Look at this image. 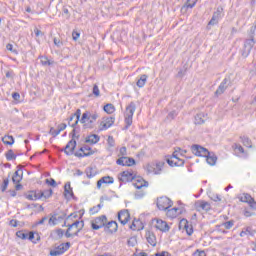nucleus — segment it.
I'll return each mask as SVG.
<instances>
[{"instance_id":"f257e3e1","label":"nucleus","mask_w":256,"mask_h":256,"mask_svg":"<svg viewBox=\"0 0 256 256\" xmlns=\"http://www.w3.org/2000/svg\"><path fill=\"white\" fill-rule=\"evenodd\" d=\"M137 110V105L135 102H130L126 107V111L124 113V130L127 131L129 127L133 125V115H135V111Z\"/></svg>"},{"instance_id":"f03ea898","label":"nucleus","mask_w":256,"mask_h":256,"mask_svg":"<svg viewBox=\"0 0 256 256\" xmlns=\"http://www.w3.org/2000/svg\"><path fill=\"white\" fill-rule=\"evenodd\" d=\"M98 118L99 115L97 113L91 114V112L86 111L82 114L80 123H82L84 129H93V123H95Z\"/></svg>"},{"instance_id":"7ed1b4c3","label":"nucleus","mask_w":256,"mask_h":256,"mask_svg":"<svg viewBox=\"0 0 256 256\" xmlns=\"http://www.w3.org/2000/svg\"><path fill=\"white\" fill-rule=\"evenodd\" d=\"M72 139L66 144L65 148L63 149L65 155H75V147H77V141L75 140L76 136V129H73L70 133Z\"/></svg>"},{"instance_id":"20e7f679","label":"nucleus","mask_w":256,"mask_h":256,"mask_svg":"<svg viewBox=\"0 0 256 256\" xmlns=\"http://www.w3.org/2000/svg\"><path fill=\"white\" fill-rule=\"evenodd\" d=\"M255 43H256L255 39H245L243 48L240 49L241 57H243L244 59H247V57L251 55V50L253 49V47H255Z\"/></svg>"},{"instance_id":"39448f33","label":"nucleus","mask_w":256,"mask_h":256,"mask_svg":"<svg viewBox=\"0 0 256 256\" xmlns=\"http://www.w3.org/2000/svg\"><path fill=\"white\" fill-rule=\"evenodd\" d=\"M156 205L159 211H167L173 207V201L169 197L161 196L157 198Z\"/></svg>"},{"instance_id":"423d86ee","label":"nucleus","mask_w":256,"mask_h":256,"mask_svg":"<svg viewBox=\"0 0 256 256\" xmlns=\"http://www.w3.org/2000/svg\"><path fill=\"white\" fill-rule=\"evenodd\" d=\"M71 247V242L61 243L59 245L55 244L54 249L50 250V256H61L66 251H69Z\"/></svg>"},{"instance_id":"0eeeda50","label":"nucleus","mask_w":256,"mask_h":256,"mask_svg":"<svg viewBox=\"0 0 256 256\" xmlns=\"http://www.w3.org/2000/svg\"><path fill=\"white\" fill-rule=\"evenodd\" d=\"M105 225H107L106 215L98 216L91 221L93 231H99V229H103V227L105 228Z\"/></svg>"},{"instance_id":"6e6552de","label":"nucleus","mask_w":256,"mask_h":256,"mask_svg":"<svg viewBox=\"0 0 256 256\" xmlns=\"http://www.w3.org/2000/svg\"><path fill=\"white\" fill-rule=\"evenodd\" d=\"M163 165H165V163L163 162H158L156 164L151 163V164H147L145 169L147 173H154V175H161V171H163Z\"/></svg>"},{"instance_id":"1a4fd4ad","label":"nucleus","mask_w":256,"mask_h":256,"mask_svg":"<svg viewBox=\"0 0 256 256\" xmlns=\"http://www.w3.org/2000/svg\"><path fill=\"white\" fill-rule=\"evenodd\" d=\"M191 151L196 157H207L209 155V150L199 144L192 145Z\"/></svg>"},{"instance_id":"9d476101","label":"nucleus","mask_w":256,"mask_h":256,"mask_svg":"<svg viewBox=\"0 0 256 256\" xmlns=\"http://www.w3.org/2000/svg\"><path fill=\"white\" fill-rule=\"evenodd\" d=\"M120 177H118L120 183H131V181H135V174H133V170H125L121 172Z\"/></svg>"},{"instance_id":"9b49d317","label":"nucleus","mask_w":256,"mask_h":256,"mask_svg":"<svg viewBox=\"0 0 256 256\" xmlns=\"http://www.w3.org/2000/svg\"><path fill=\"white\" fill-rule=\"evenodd\" d=\"M79 121H81V109H77L75 113L70 115V117L68 118V125L75 129V127H77V125L79 124Z\"/></svg>"},{"instance_id":"f8f14e48","label":"nucleus","mask_w":256,"mask_h":256,"mask_svg":"<svg viewBox=\"0 0 256 256\" xmlns=\"http://www.w3.org/2000/svg\"><path fill=\"white\" fill-rule=\"evenodd\" d=\"M230 83H231V78H227V77L224 78L214 93L215 97H219V95H223V93L227 91V87H229Z\"/></svg>"},{"instance_id":"ddd939ff","label":"nucleus","mask_w":256,"mask_h":256,"mask_svg":"<svg viewBox=\"0 0 256 256\" xmlns=\"http://www.w3.org/2000/svg\"><path fill=\"white\" fill-rule=\"evenodd\" d=\"M179 229H183V231H186L189 237L193 235V225L190 224L189 221L185 218L180 220Z\"/></svg>"},{"instance_id":"4468645a","label":"nucleus","mask_w":256,"mask_h":256,"mask_svg":"<svg viewBox=\"0 0 256 256\" xmlns=\"http://www.w3.org/2000/svg\"><path fill=\"white\" fill-rule=\"evenodd\" d=\"M129 219H131V214L129 213V210L124 209L118 212V221L121 223V225L128 224Z\"/></svg>"},{"instance_id":"2eb2a0df","label":"nucleus","mask_w":256,"mask_h":256,"mask_svg":"<svg viewBox=\"0 0 256 256\" xmlns=\"http://www.w3.org/2000/svg\"><path fill=\"white\" fill-rule=\"evenodd\" d=\"M114 123H115V117L113 116L103 118V121L100 124L101 125L100 131H107V129H109L110 127H113Z\"/></svg>"},{"instance_id":"dca6fc26","label":"nucleus","mask_w":256,"mask_h":256,"mask_svg":"<svg viewBox=\"0 0 256 256\" xmlns=\"http://www.w3.org/2000/svg\"><path fill=\"white\" fill-rule=\"evenodd\" d=\"M223 13V8L218 7L217 10L213 13L211 20L208 22L207 29L210 25H217L219 19H221V14Z\"/></svg>"},{"instance_id":"f3484780","label":"nucleus","mask_w":256,"mask_h":256,"mask_svg":"<svg viewBox=\"0 0 256 256\" xmlns=\"http://www.w3.org/2000/svg\"><path fill=\"white\" fill-rule=\"evenodd\" d=\"M154 221H156L155 228L158 229V231H161L162 233H167L171 229L169 224H167L162 219H155Z\"/></svg>"},{"instance_id":"a211bd4d","label":"nucleus","mask_w":256,"mask_h":256,"mask_svg":"<svg viewBox=\"0 0 256 256\" xmlns=\"http://www.w3.org/2000/svg\"><path fill=\"white\" fill-rule=\"evenodd\" d=\"M117 229H119V225L117 224L116 221H110V222H106V225L104 226V231L105 233H117Z\"/></svg>"},{"instance_id":"6ab92c4d","label":"nucleus","mask_w":256,"mask_h":256,"mask_svg":"<svg viewBox=\"0 0 256 256\" xmlns=\"http://www.w3.org/2000/svg\"><path fill=\"white\" fill-rule=\"evenodd\" d=\"M145 237L149 245H151L152 247H157V236H155V233L153 231H146Z\"/></svg>"},{"instance_id":"aec40b11","label":"nucleus","mask_w":256,"mask_h":256,"mask_svg":"<svg viewBox=\"0 0 256 256\" xmlns=\"http://www.w3.org/2000/svg\"><path fill=\"white\" fill-rule=\"evenodd\" d=\"M115 183V179L111 176H104L100 180L97 181V188L101 189V185H113Z\"/></svg>"},{"instance_id":"412c9836","label":"nucleus","mask_w":256,"mask_h":256,"mask_svg":"<svg viewBox=\"0 0 256 256\" xmlns=\"http://www.w3.org/2000/svg\"><path fill=\"white\" fill-rule=\"evenodd\" d=\"M95 153H97V148L93 149L90 146V150L85 149L84 153L75 152L74 155H75V157H78L79 159H82L83 157H91V155H95Z\"/></svg>"},{"instance_id":"4be33fe9","label":"nucleus","mask_w":256,"mask_h":256,"mask_svg":"<svg viewBox=\"0 0 256 256\" xmlns=\"http://www.w3.org/2000/svg\"><path fill=\"white\" fill-rule=\"evenodd\" d=\"M26 199H28V201H39L41 199V195H39V190L29 191L26 194Z\"/></svg>"},{"instance_id":"5701e85b","label":"nucleus","mask_w":256,"mask_h":256,"mask_svg":"<svg viewBox=\"0 0 256 256\" xmlns=\"http://www.w3.org/2000/svg\"><path fill=\"white\" fill-rule=\"evenodd\" d=\"M166 163H168L170 167H183V165H185V160L178 158L177 161L175 162L171 160V158H167Z\"/></svg>"},{"instance_id":"b1692460","label":"nucleus","mask_w":256,"mask_h":256,"mask_svg":"<svg viewBox=\"0 0 256 256\" xmlns=\"http://www.w3.org/2000/svg\"><path fill=\"white\" fill-rule=\"evenodd\" d=\"M130 229L132 231H142V229H144V226L141 220L134 219L132 224L130 225Z\"/></svg>"},{"instance_id":"393cba45","label":"nucleus","mask_w":256,"mask_h":256,"mask_svg":"<svg viewBox=\"0 0 256 256\" xmlns=\"http://www.w3.org/2000/svg\"><path fill=\"white\" fill-rule=\"evenodd\" d=\"M27 234L28 236L26 239H28V241H31L32 243H39V241H41V236H39V233L30 231Z\"/></svg>"},{"instance_id":"a878e982","label":"nucleus","mask_w":256,"mask_h":256,"mask_svg":"<svg viewBox=\"0 0 256 256\" xmlns=\"http://www.w3.org/2000/svg\"><path fill=\"white\" fill-rule=\"evenodd\" d=\"M207 119V114L204 112L198 113L195 116V125H203Z\"/></svg>"},{"instance_id":"bb28decb","label":"nucleus","mask_w":256,"mask_h":256,"mask_svg":"<svg viewBox=\"0 0 256 256\" xmlns=\"http://www.w3.org/2000/svg\"><path fill=\"white\" fill-rule=\"evenodd\" d=\"M196 207L202 209L203 211H211V204L209 202L200 200L196 202Z\"/></svg>"},{"instance_id":"cd10ccee","label":"nucleus","mask_w":256,"mask_h":256,"mask_svg":"<svg viewBox=\"0 0 256 256\" xmlns=\"http://www.w3.org/2000/svg\"><path fill=\"white\" fill-rule=\"evenodd\" d=\"M38 194L41 195L40 199H51L53 197V189H48V190H38Z\"/></svg>"},{"instance_id":"c85d7f7f","label":"nucleus","mask_w":256,"mask_h":256,"mask_svg":"<svg viewBox=\"0 0 256 256\" xmlns=\"http://www.w3.org/2000/svg\"><path fill=\"white\" fill-rule=\"evenodd\" d=\"M100 140H101V137L99 135L91 134L86 138L85 143H91L92 145H95L99 143Z\"/></svg>"},{"instance_id":"c756f323","label":"nucleus","mask_w":256,"mask_h":256,"mask_svg":"<svg viewBox=\"0 0 256 256\" xmlns=\"http://www.w3.org/2000/svg\"><path fill=\"white\" fill-rule=\"evenodd\" d=\"M67 195H70L72 199H75V194L73 193V188H71V183H66L64 186V197L67 199Z\"/></svg>"},{"instance_id":"7c9ffc66","label":"nucleus","mask_w":256,"mask_h":256,"mask_svg":"<svg viewBox=\"0 0 256 256\" xmlns=\"http://www.w3.org/2000/svg\"><path fill=\"white\" fill-rule=\"evenodd\" d=\"M199 0H187L186 3L182 6L181 11H187V9H193L197 5Z\"/></svg>"},{"instance_id":"2f4dec72","label":"nucleus","mask_w":256,"mask_h":256,"mask_svg":"<svg viewBox=\"0 0 256 256\" xmlns=\"http://www.w3.org/2000/svg\"><path fill=\"white\" fill-rule=\"evenodd\" d=\"M206 161L208 165H216L217 163V155H215L213 152H209V155L205 156Z\"/></svg>"},{"instance_id":"473e14b6","label":"nucleus","mask_w":256,"mask_h":256,"mask_svg":"<svg viewBox=\"0 0 256 256\" xmlns=\"http://www.w3.org/2000/svg\"><path fill=\"white\" fill-rule=\"evenodd\" d=\"M166 215L170 219H175V217H177V215H179V208H177V207H174V208H171V209L168 208L166 210Z\"/></svg>"},{"instance_id":"72a5a7b5","label":"nucleus","mask_w":256,"mask_h":256,"mask_svg":"<svg viewBox=\"0 0 256 256\" xmlns=\"http://www.w3.org/2000/svg\"><path fill=\"white\" fill-rule=\"evenodd\" d=\"M240 140L244 147H247L248 149L253 147V142L248 136H240Z\"/></svg>"},{"instance_id":"f704fd0d","label":"nucleus","mask_w":256,"mask_h":256,"mask_svg":"<svg viewBox=\"0 0 256 256\" xmlns=\"http://www.w3.org/2000/svg\"><path fill=\"white\" fill-rule=\"evenodd\" d=\"M40 59V63L43 67H50V65H53V61L49 60L47 56L40 55L38 57Z\"/></svg>"},{"instance_id":"c9c22d12","label":"nucleus","mask_w":256,"mask_h":256,"mask_svg":"<svg viewBox=\"0 0 256 256\" xmlns=\"http://www.w3.org/2000/svg\"><path fill=\"white\" fill-rule=\"evenodd\" d=\"M148 78L149 76H147L146 74H142L136 82L137 87H139L140 89L145 87Z\"/></svg>"},{"instance_id":"e433bc0d","label":"nucleus","mask_w":256,"mask_h":256,"mask_svg":"<svg viewBox=\"0 0 256 256\" xmlns=\"http://www.w3.org/2000/svg\"><path fill=\"white\" fill-rule=\"evenodd\" d=\"M133 186L136 189H143V187H147V181L143 179H137L136 182H133Z\"/></svg>"},{"instance_id":"4c0bfd02","label":"nucleus","mask_w":256,"mask_h":256,"mask_svg":"<svg viewBox=\"0 0 256 256\" xmlns=\"http://www.w3.org/2000/svg\"><path fill=\"white\" fill-rule=\"evenodd\" d=\"M100 201H101L100 204L90 208L91 215H95V213H97L98 211H101V208L103 207V197L100 198Z\"/></svg>"},{"instance_id":"58836bf2","label":"nucleus","mask_w":256,"mask_h":256,"mask_svg":"<svg viewBox=\"0 0 256 256\" xmlns=\"http://www.w3.org/2000/svg\"><path fill=\"white\" fill-rule=\"evenodd\" d=\"M2 143H4V145H13L15 143V138L13 136H4L2 138Z\"/></svg>"},{"instance_id":"ea45409f","label":"nucleus","mask_w":256,"mask_h":256,"mask_svg":"<svg viewBox=\"0 0 256 256\" xmlns=\"http://www.w3.org/2000/svg\"><path fill=\"white\" fill-rule=\"evenodd\" d=\"M5 157L8 161H15V159H17V154L10 149L5 153Z\"/></svg>"},{"instance_id":"a19ab883","label":"nucleus","mask_w":256,"mask_h":256,"mask_svg":"<svg viewBox=\"0 0 256 256\" xmlns=\"http://www.w3.org/2000/svg\"><path fill=\"white\" fill-rule=\"evenodd\" d=\"M103 109L108 115L115 113V106L111 103L104 105Z\"/></svg>"},{"instance_id":"79ce46f5","label":"nucleus","mask_w":256,"mask_h":256,"mask_svg":"<svg viewBox=\"0 0 256 256\" xmlns=\"http://www.w3.org/2000/svg\"><path fill=\"white\" fill-rule=\"evenodd\" d=\"M233 225H235V221L234 220H229V221L224 222L220 225H216V227H224V229H231L233 227Z\"/></svg>"},{"instance_id":"37998d69","label":"nucleus","mask_w":256,"mask_h":256,"mask_svg":"<svg viewBox=\"0 0 256 256\" xmlns=\"http://www.w3.org/2000/svg\"><path fill=\"white\" fill-rule=\"evenodd\" d=\"M179 115V112L177 110H172L168 113L166 116V121H173Z\"/></svg>"},{"instance_id":"c03bdc74","label":"nucleus","mask_w":256,"mask_h":256,"mask_svg":"<svg viewBox=\"0 0 256 256\" xmlns=\"http://www.w3.org/2000/svg\"><path fill=\"white\" fill-rule=\"evenodd\" d=\"M256 23H254L248 31V39H255Z\"/></svg>"},{"instance_id":"a18cd8bd","label":"nucleus","mask_w":256,"mask_h":256,"mask_svg":"<svg viewBox=\"0 0 256 256\" xmlns=\"http://www.w3.org/2000/svg\"><path fill=\"white\" fill-rule=\"evenodd\" d=\"M16 237H18L19 239H22V240H26L28 237V234L25 230H19L16 232Z\"/></svg>"},{"instance_id":"49530a36","label":"nucleus","mask_w":256,"mask_h":256,"mask_svg":"<svg viewBox=\"0 0 256 256\" xmlns=\"http://www.w3.org/2000/svg\"><path fill=\"white\" fill-rule=\"evenodd\" d=\"M50 215L51 217L48 220L49 225H53V226L57 225V213L54 212L53 214H50Z\"/></svg>"},{"instance_id":"de8ad7c7","label":"nucleus","mask_w":256,"mask_h":256,"mask_svg":"<svg viewBox=\"0 0 256 256\" xmlns=\"http://www.w3.org/2000/svg\"><path fill=\"white\" fill-rule=\"evenodd\" d=\"M85 173L88 179H93V177H95V173H93V167H87L85 169Z\"/></svg>"},{"instance_id":"09e8293b","label":"nucleus","mask_w":256,"mask_h":256,"mask_svg":"<svg viewBox=\"0 0 256 256\" xmlns=\"http://www.w3.org/2000/svg\"><path fill=\"white\" fill-rule=\"evenodd\" d=\"M7 187H9V178H5L3 180V183L1 185V191L2 193H5L7 191Z\"/></svg>"},{"instance_id":"8fccbe9b","label":"nucleus","mask_w":256,"mask_h":256,"mask_svg":"<svg viewBox=\"0 0 256 256\" xmlns=\"http://www.w3.org/2000/svg\"><path fill=\"white\" fill-rule=\"evenodd\" d=\"M136 164V161L131 157H126L125 165L126 167H133Z\"/></svg>"},{"instance_id":"3c124183","label":"nucleus","mask_w":256,"mask_h":256,"mask_svg":"<svg viewBox=\"0 0 256 256\" xmlns=\"http://www.w3.org/2000/svg\"><path fill=\"white\" fill-rule=\"evenodd\" d=\"M232 147L235 151H238V153H245V148H243L241 144L234 143Z\"/></svg>"},{"instance_id":"603ef678","label":"nucleus","mask_w":256,"mask_h":256,"mask_svg":"<svg viewBox=\"0 0 256 256\" xmlns=\"http://www.w3.org/2000/svg\"><path fill=\"white\" fill-rule=\"evenodd\" d=\"M127 159V156H122L119 159L116 160V163L120 165L121 167H127L125 164V161Z\"/></svg>"},{"instance_id":"864d4df0","label":"nucleus","mask_w":256,"mask_h":256,"mask_svg":"<svg viewBox=\"0 0 256 256\" xmlns=\"http://www.w3.org/2000/svg\"><path fill=\"white\" fill-rule=\"evenodd\" d=\"M252 199H253V197H251V195L244 194V197H241L240 201H242V203H248L249 204Z\"/></svg>"},{"instance_id":"5fc2aeb1","label":"nucleus","mask_w":256,"mask_h":256,"mask_svg":"<svg viewBox=\"0 0 256 256\" xmlns=\"http://www.w3.org/2000/svg\"><path fill=\"white\" fill-rule=\"evenodd\" d=\"M46 185H49L50 187H57V181L55 179L50 178L45 180Z\"/></svg>"},{"instance_id":"6e6d98bb","label":"nucleus","mask_w":256,"mask_h":256,"mask_svg":"<svg viewBox=\"0 0 256 256\" xmlns=\"http://www.w3.org/2000/svg\"><path fill=\"white\" fill-rule=\"evenodd\" d=\"M13 176L23 177V168L21 167V165L17 166V171L14 172Z\"/></svg>"},{"instance_id":"4d7b16f0","label":"nucleus","mask_w":256,"mask_h":256,"mask_svg":"<svg viewBox=\"0 0 256 256\" xmlns=\"http://www.w3.org/2000/svg\"><path fill=\"white\" fill-rule=\"evenodd\" d=\"M72 225H73V227H76V228L79 227V225H80L81 229H83V227H85V221L76 220L75 222L72 223Z\"/></svg>"},{"instance_id":"13d9d810","label":"nucleus","mask_w":256,"mask_h":256,"mask_svg":"<svg viewBox=\"0 0 256 256\" xmlns=\"http://www.w3.org/2000/svg\"><path fill=\"white\" fill-rule=\"evenodd\" d=\"M92 93L95 97H99L101 95V92L99 91V86H97V84L93 86Z\"/></svg>"},{"instance_id":"bf43d9fd","label":"nucleus","mask_w":256,"mask_h":256,"mask_svg":"<svg viewBox=\"0 0 256 256\" xmlns=\"http://www.w3.org/2000/svg\"><path fill=\"white\" fill-rule=\"evenodd\" d=\"M6 49L11 51V53H14V55H19V51H17V49H13V44H7Z\"/></svg>"},{"instance_id":"052dcab7","label":"nucleus","mask_w":256,"mask_h":256,"mask_svg":"<svg viewBox=\"0 0 256 256\" xmlns=\"http://www.w3.org/2000/svg\"><path fill=\"white\" fill-rule=\"evenodd\" d=\"M107 143L109 147H115V138H113V136H108Z\"/></svg>"},{"instance_id":"680f3d73","label":"nucleus","mask_w":256,"mask_h":256,"mask_svg":"<svg viewBox=\"0 0 256 256\" xmlns=\"http://www.w3.org/2000/svg\"><path fill=\"white\" fill-rule=\"evenodd\" d=\"M59 130L58 129H55L53 127L50 128V131H49V135H52V137H57V135H59Z\"/></svg>"},{"instance_id":"e2e57ef3","label":"nucleus","mask_w":256,"mask_h":256,"mask_svg":"<svg viewBox=\"0 0 256 256\" xmlns=\"http://www.w3.org/2000/svg\"><path fill=\"white\" fill-rule=\"evenodd\" d=\"M193 256H207V253H205L204 250L197 249V250L193 253Z\"/></svg>"},{"instance_id":"0e129e2a","label":"nucleus","mask_w":256,"mask_h":256,"mask_svg":"<svg viewBox=\"0 0 256 256\" xmlns=\"http://www.w3.org/2000/svg\"><path fill=\"white\" fill-rule=\"evenodd\" d=\"M53 41L56 47H63V41H61L59 38L55 37Z\"/></svg>"},{"instance_id":"69168bd1","label":"nucleus","mask_w":256,"mask_h":256,"mask_svg":"<svg viewBox=\"0 0 256 256\" xmlns=\"http://www.w3.org/2000/svg\"><path fill=\"white\" fill-rule=\"evenodd\" d=\"M7 79H15V72L13 70H9L6 72Z\"/></svg>"},{"instance_id":"338daca9","label":"nucleus","mask_w":256,"mask_h":256,"mask_svg":"<svg viewBox=\"0 0 256 256\" xmlns=\"http://www.w3.org/2000/svg\"><path fill=\"white\" fill-rule=\"evenodd\" d=\"M23 176H12V183H21Z\"/></svg>"},{"instance_id":"774afa93","label":"nucleus","mask_w":256,"mask_h":256,"mask_svg":"<svg viewBox=\"0 0 256 256\" xmlns=\"http://www.w3.org/2000/svg\"><path fill=\"white\" fill-rule=\"evenodd\" d=\"M154 256H171V254H169L167 251H162L155 253Z\"/></svg>"}]
</instances>
